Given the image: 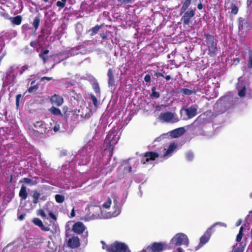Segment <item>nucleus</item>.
I'll use <instances>...</instances> for the list:
<instances>
[{
  "mask_svg": "<svg viewBox=\"0 0 252 252\" xmlns=\"http://www.w3.org/2000/svg\"><path fill=\"white\" fill-rule=\"evenodd\" d=\"M20 182H24L26 184H29L31 185L34 184V183L32 182V180L31 179L28 178H23L22 180H20Z\"/></svg>",
  "mask_w": 252,
  "mask_h": 252,
  "instance_id": "43",
  "label": "nucleus"
},
{
  "mask_svg": "<svg viewBox=\"0 0 252 252\" xmlns=\"http://www.w3.org/2000/svg\"><path fill=\"white\" fill-rule=\"evenodd\" d=\"M86 228L81 222H77L73 225V231L77 234L82 233L86 230Z\"/></svg>",
  "mask_w": 252,
  "mask_h": 252,
  "instance_id": "17",
  "label": "nucleus"
},
{
  "mask_svg": "<svg viewBox=\"0 0 252 252\" xmlns=\"http://www.w3.org/2000/svg\"><path fill=\"white\" fill-rule=\"evenodd\" d=\"M112 204V200L110 198L103 203L102 208H96L97 210L100 211L101 216L104 219H109L112 217H115L118 216L121 213V207L120 203L116 199L114 200L113 210L108 212L106 213L104 212V209H108Z\"/></svg>",
  "mask_w": 252,
  "mask_h": 252,
  "instance_id": "1",
  "label": "nucleus"
},
{
  "mask_svg": "<svg viewBox=\"0 0 252 252\" xmlns=\"http://www.w3.org/2000/svg\"><path fill=\"white\" fill-rule=\"evenodd\" d=\"M81 46L75 47L69 50L65 51L63 53H60L57 54V57L61 60H64L69 57L77 55L80 53V52L79 51V50Z\"/></svg>",
  "mask_w": 252,
  "mask_h": 252,
  "instance_id": "11",
  "label": "nucleus"
},
{
  "mask_svg": "<svg viewBox=\"0 0 252 252\" xmlns=\"http://www.w3.org/2000/svg\"><path fill=\"white\" fill-rule=\"evenodd\" d=\"M191 2V0H184L181 9V14L185 12L189 8Z\"/></svg>",
  "mask_w": 252,
  "mask_h": 252,
  "instance_id": "28",
  "label": "nucleus"
},
{
  "mask_svg": "<svg viewBox=\"0 0 252 252\" xmlns=\"http://www.w3.org/2000/svg\"><path fill=\"white\" fill-rule=\"evenodd\" d=\"M206 43L208 47L209 55L214 56L217 52V43L215 41L214 36L210 34H206Z\"/></svg>",
  "mask_w": 252,
  "mask_h": 252,
  "instance_id": "9",
  "label": "nucleus"
},
{
  "mask_svg": "<svg viewBox=\"0 0 252 252\" xmlns=\"http://www.w3.org/2000/svg\"><path fill=\"white\" fill-rule=\"evenodd\" d=\"M177 145H175L174 143H171L168 148L167 149V151L165 152V153L163 155V157L165 158H168L169 157H170L175 149L176 148Z\"/></svg>",
  "mask_w": 252,
  "mask_h": 252,
  "instance_id": "22",
  "label": "nucleus"
},
{
  "mask_svg": "<svg viewBox=\"0 0 252 252\" xmlns=\"http://www.w3.org/2000/svg\"><path fill=\"white\" fill-rule=\"evenodd\" d=\"M99 217V215L98 214H96L95 215H93V216H92V219H97L98 218V217Z\"/></svg>",
  "mask_w": 252,
  "mask_h": 252,
  "instance_id": "59",
  "label": "nucleus"
},
{
  "mask_svg": "<svg viewBox=\"0 0 252 252\" xmlns=\"http://www.w3.org/2000/svg\"><path fill=\"white\" fill-rule=\"evenodd\" d=\"M50 101L52 104L60 106L63 103V99L61 96L55 94L51 97Z\"/></svg>",
  "mask_w": 252,
  "mask_h": 252,
  "instance_id": "18",
  "label": "nucleus"
},
{
  "mask_svg": "<svg viewBox=\"0 0 252 252\" xmlns=\"http://www.w3.org/2000/svg\"><path fill=\"white\" fill-rule=\"evenodd\" d=\"M49 204H46L43 209L38 210V214L41 216L43 218H47V214H49L51 211L49 208Z\"/></svg>",
  "mask_w": 252,
  "mask_h": 252,
  "instance_id": "20",
  "label": "nucleus"
},
{
  "mask_svg": "<svg viewBox=\"0 0 252 252\" xmlns=\"http://www.w3.org/2000/svg\"><path fill=\"white\" fill-rule=\"evenodd\" d=\"M88 236V231H86V232H85V234L84 235V237L85 239H86V241H87Z\"/></svg>",
  "mask_w": 252,
  "mask_h": 252,
  "instance_id": "62",
  "label": "nucleus"
},
{
  "mask_svg": "<svg viewBox=\"0 0 252 252\" xmlns=\"http://www.w3.org/2000/svg\"><path fill=\"white\" fill-rule=\"evenodd\" d=\"M25 216V215H20V216L18 217V219H19L20 220H23V219L24 218Z\"/></svg>",
  "mask_w": 252,
  "mask_h": 252,
  "instance_id": "64",
  "label": "nucleus"
},
{
  "mask_svg": "<svg viewBox=\"0 0 252 252\" xmlns=\"http://www.w3.org/2000/svg\"><path fill=\"white\" fill-rule=\"evenodd\" d=\"M4 40L2 37L0 36V53H1V55L0 56V63L7 54L6 51L4 50Z\"/></svg>",
  "mask_w": 252,
  "mask_h": 252,
  "instance_id": "21",
  "label": "nucleus"
},
{
  "mask_svg": "<svg viewBox=\"0 0 252 252\" xmlns=\"http://www.w3.org/2000/svg\"><path fill=\"white\" fill-rule=\"evenodd\" d=\"M217 225H219V226H223V227H226L227 226V225L226 224H225V223H223V222H216L215 223H214L212 226H211L210 227H212V230H214V228L217 226Z\"/></svg>",
  "mask_w": 252,
  "mask_h": 252,
  "instance_id": "41",
  "label": "nucleus"
},
{
  "mask_svg": "<svg viewBox=\"0 0 252 252\" xmlns=\"http://www.w3.org/2000/svg\"><path fill=\"white\" fill-rule=\"evenodd\" d=\"M90 80L92 82V85L94 90V91L95 93L99 94L100 92V89L96 79H95V78L93 76H91Z\"/></svg>",
  "mask_w": 252,
  "mask_h": 252,
  "instance_id": "26",
  "label": "nucleus"
},
{
  "mask_svg": "<svg viewBox=\"0 0 252 252\" xmlns=\"http://www.w3.org/2000/svg\"><path fill=\"white\" fill-rule=\"evenodd\" d=\"M181 93L185 95H190L193 93H195V92L193 90H191L188 89H182L181 91Z\"/></svg>",
  "mask_w": 252,
  "mask_h": 252,
  "instance_id": "35",
  "label": "nucleus"
},
{
  "mask_svg": "<svg viewBox=\"0 0 252 252\" xmlns=\"http://www.w3.org/2000/svg\"><path fill=\"white\" fill-rule=\"evenodd\" d=\"M195 10L192 8H189L188 10L184 12V14L181 18V20L183 22L184 24L188 25L189 24L190 19L195 15Z\"/></svg>",
  "mask_w": 252,
  "mask_h": 252,
  "instance_id": "14",
  "label": "nucleus"
},
{
  "mask_svg": "<svg viewBox=\"0 0 252 252\" xmlns=\"http://www.w3.org/2000/svg\"><path fill=\"white\" fill-rule=\"evenodd\" d=\"M55 199L58 203H61L64 201V197L62 195L57 194L55 195Z\"/></svg>",
  "mask_w": 252,
  "mask_h": 252,
  "instance_id": "37",
  "label": "nucleus"
},
{
  "mask_svg": "<svg viewBox=\"0 0 252 252\" xmlns=\"http://www.w3.org/2000/svg\"><path fill=\"white\" fill-rule=\"evenodd\" d=\"M157 77H164L163 73L158 72L156 74Z\"/></svg>",
  "mask_w": 252,
  "mask_h": 252,
  "instance_id": "63",
  "label": "nucleus"
},
{
  "mask_svg": "<svg viewBox=\"0 0 252 252\" xmlns=\"http://www.w3.org/2000/svg\"><path fill=\"white\" fill-rule=\"evenodd\" d=\"M248 67L249 68H252V52L250 51L249 53V59L248 61Z\"/></svg>",
  "mask_w": 252,
  "mask_h": 252,
  "instance_id": "38",
  "label": "nucleus"
},
{
  "mask_svg": "<svg viewBox=\"0 0 252 252\" xmlns=\"http://www.w3.org/2000/svg\"><path fill=\"white\" fill-rule=\"evenodd\" d=\"M185 245L188 247L189 245V239L187 236L182 233L176 234L171 239L168 244V249H174L177 246Z\"/></svg>",
  "mask_w": 252,
  "mask_h": 252,
  "instance_id": "2",
  "label": "nucleus"
},
{
  "mask_svg": "<svg viewBox=\"0 0 252 252\" xmlns=\"http://www.w3.org/2000/svg\"><path fill=\"white\" fill-rule=\"evenodd\" d=\"M57 6L63 8L65 6V3L62 1H58L57 2Z\"/></svg>",
  "mask_w": 252,
  "mask_h": 252,
  "instance_id": "49",
  "label": "nucleus"
},
{
  "mask_svg": "<svg viewBox=\"0 0 252 252\" xmlns=\"http://www.w3.org/2000/svg\"><path fill=\"white\" fill-rule=\"evenodd\" d=\"M40 24V19L38 17H35L33 22V26L34 27L35 30H37L39 27Z\"/></svg>",
  "mask_w": 252,
  "mask_h": 252,
  "instance_id": "36",
  "label": "nucleus"
},
{
  "mask_svg": "<svg viewBox=\"0 0 252 252\" xmlns=\"http://www.w3.org/2000/svg\"><path fill=\"white\" fill-rule=\"evenodd\" d=\"M94 145V141H90L79 151V155L85 159L82 162L83 164H85L89 161V154L93 151Z\"/></svg>",
  "mask_w": 252,
  "mask_h": 252,
  "instance_id": "7",
  "label": "nucleus"
},
{
  "mask_svg": "<svg viewBox=\"0 0 252 252\" xmlns=\"http://www.w3.org/2000/svg\"><path fill=\"white\" fill-rule=\"evenodd\" d=\"M40 193L39 192H38L37 191H34L33 194V203L34 204H36L37 203V202L38 201V199L40 197Z\"/></svg>",
  "mask_w": 252,
  "mask_h": 252,
  "instance_id": "33",
  "label": "nucleus"
},
{
  "mask_svg": "<svg viewBox=\"0 0 252 252\" xmlns=\"http://www.w3.org/2000/svg\"><path fill=\"white\" fill-rule=\"evenodd\" d=\"M21 98H22V96L21 94L17 95L16 103V105L17 107L19 106V102L20 100L21 99Z\"/></svg>",
  "mask_w": 252,
  "mask_h": 252,
  "instance_id": "50",
  "label": "nucleus"
},
{
  "mask_svg": "<svg viewBox=\"0 0 252 252\" xmlns=\"http://www.w3.org/2000/svg\"><path fill=\"white\" fill-rule=\"evenodd\" d=\"M61 128V126L60 124H56L53 127V129L55 132L58 131Z\"/></svg>",
  "mask_w": 252,
  "mask_h": 252,
  "instance_id": "47",
  "label": "nucleus"
},
{
  "mask_svg": "<svg viewBox=\"0 0 252 252\" xmlns=\"http://www.w3.org/2000/svg\"><path fill=\"white\" fill-rule=\"evenodd\" d=\"M40 228L42 230H44L45 231H48L50 229V227L48 226H45L43 224H42V225L40 226Z\"/></svg>",
  "mask_w": 252,
  "mask_h": 252,
  "instance_id": "48",
  "label": "nucleus"
},
{
  "mask_svg": "<svg viewBox=\"0 0 252 252\" xmlns=\"http://www.w3.org/2000/svg\"><path fill=\"white\" fill-rule=\"evenodd\" d=\"M28 196L27 188L25 186L22 185L19 191V196L22 200H25Z\"/></svg>",
  "mask_w": 252,
  "mask_h": 252,
  "instance_id": "27",
  "label": "nucleus"
},
{
  "mask_svg": "<svg viewBox=\"0 0 252 252\" xmlns=\"http://www.w3.org/2000/svg\"><path fill=\"white\" fill-rule=\"evenodd\" d=\"M168 244L164 242L154 243L152 245L143 249L139 252H161L166 249H168Z\"/></svg>",
  "mask_w": 252,
  "mask_h": 252,
  "instance_id": "8",
  "label": "nucleus"
},
{
  "mask_svg": "<svg viewBox=\"0 0 252 252\" xmlns=\"http://www.w3.org/2000/svg\"><path fill=\"white\" fill-rule=\"evenodd\" d=\"M19 66L13 65L8 69L6 76L3 78V85H14L16 82V76L18 75L17 71Z\"/></svg>",
  "mask_w": 252,
  "mask_h": 252,
  "instance_id": "3",
  "label": "nucleus"
},
{
  "mask_svg": "<svg viewBox=\"0 0 252 252\" xmlns=\"http://www.w3.org/2000/svg\"><path fill=\"white\" fill-rule=\"evenodd\" d=\"M118 129V128H114L110 131L105 138L104 144L109 147L110 149L113 148L120 138V134L117 131Z\"/></svg>",
  "mask_w": 252,
  "mask_h": 252,
  "instance_id": "5",
  "label": "nucleus"
},
{
  "mask_svg": "<svg viewBox=\"0 0 252 252\" xmlns=\"http://www.w3.org/2000/svg\"><path fill=\"white\" fill-rule=\"evenodd\" d=\"M49 111L53 115H61L62 113L60 109L56 108L55 107L52 106L51 108L49 109Z\"/></svg>",
  "mask_w": 252,
  "mask_h": 252,
  "instance_id": "31",
  "label": "nucleus"
},
{
  "mask_svg": "<svg viewBox=\"0 0 252 252\" xmlns=\"http://www.w3.org/2000/svg\"><path fill=\"white\" fill-rule=\"evenodd\" d=\"M247 24V21L243 18H239V30H243L246 25Z\"/></svg>",
  "mask_w": 252,
  "mask_h": 252,
  "instance_id": "32",
  "label": "nucleus"
},
{
  "mask_svg": "<svg viewBox=\"0 0 252 252\" xmlns=\"http://www.w3.org/2000/svg\"><path fill=\"white\" fill-rule=\"evenodd\" d=\"M198 106L196 105H193L185 109L186 115L188 119H191L197 115Z\"/></svg>",
  "mask_w": 252,
  "mask_h": 252,
  "instance_id": "16",
  "label": "nucleus"
},
{
  "mask_svg": "<svg viewBox=\"0 0 252 252\" xmlns=\"http://www.w3.org/2000/svg\"><path fill=\"white\" fill-rule=\"evenodd\" d=\"M49 216L53 219L54 220H56L57 217L55 214H53L52 212H51L49 214Z\"/></svg>",
  "mask_w": 252,
  "mask_h": 252,
  "instance_id": "55",
  "label": "nucleus"
},
{
  "mask_svg": "<svg viewBox=\"0 0 252 252\" xmlns=\"http://www.w3.org/2000/svg\"><path fill=\"white\" fill-rule=\"evenodd\" d=\"M52 79V77H43L41 78V81H43L45 80H46L47 81H50Z\"/></svg>",
  "mask_w": 252,
  "mask_h": 252,
  "instance_id": "56",
  "label": "nucleus"
},
{
  "mask_svg": "<svg viewBox=\"0 0 252 252\" xmlns=\"http://www.w3.org/2000/svg\"><path fill=\"white\" fill-rule=\"evenodd\" d=\"M214 230H212V227H209L204 234L200 237L198 247H201L206 244L209 240Z\"/></svg>",
  "mask_w": 252,
  "mask_h": 252,
  "instance_id": "13",
  "label": "nucleus"
},
{
  "mask_svg": "<svg viewBox=\"0 0 252 252\" xmlns=\"http://www.w3.org/2000/svg\"><path fill=\"white\" fill-rule=\"evenodd\" d=\"M158 157V154L156 152H147L145 155L142 157L141 159V162L145 164L150 161H153L155 159Z\"/></svg>",
  "mask_w": 252,
  "mask_h": 252,
  "instance_id": "15",
  "label": "nucleus"
},
{
  "mask_svg": "<svg viewBox=\"0 0 252 252\" xmlns=\"http://www.w3.org/2000/svg\"><path fill=\"white\" fill-rule=\"evenodd\" d=\"M158 119L162 123H175L179 121L177 115L171 112L160 113Z\"/></svg>",
  "mask_w": 252,
  "mask_h": 252,
  "instance_id": "6",
  "label": "nucleus"
},
{
  "mask_svg": "<svg viewBox=\"0 0 252 252\" xmlns=\"http://www.w3.org/2000/svg\"><path fill=\"white\" fill-rule=\"evenodd\" d=\"M144 80L146 82H150L151 81V76L149 74H147L144 77Z\"/></svg>",
  "mask_w": 252,
  "mask_h": 252,
  "instance_id": "51",
  "label": "nucleus"
},
{
  "mask_svg": "<svg viewBox=\"0 0 252 252\" xmlns=\"http://www.w3.org/2000/svg\"><path fill=\"white\" fill-rule=\"evenodd\" d=\"M107 76L108 77V86L109 87L113 86L114 85L115 80L114 77L113 71L111 68H109L108 73Z\"/></svg>",
  "mask_w": 252,
  "mask_h": 252,
  "instance_id": "25",
  "label": "nucleus"
},
{
  "mask_svg": "<svg viewBox=\"0 0 252 252\" xmlns=\"http://www.w3.org/2000/svg\"><path fill=\"white\" fill-rule=\"evenodd\" d=\"M231 12L234 14H236L237 13L238 8H237L236 6H234L232 8Z\"/></svg>",
  "mask_w": 252,
  "mask_h": 252,
  "instance_id": "54",
  "label": "nucleus"
},
{
  "mask_svg": "<svg viewBox=\"0 0 252 252\" xmlns=\"http://www.w3.org/2000/svg\"><path fill=\"white\" fill-rule=\"evenodd\" d=\"M225 98V97H223V98H221L220 100H218V101L217 102V103H216V105H217L218 106H219L220 104H221V101H222L223 99H224Z\"/></svg>",
  "mask_w": 252,
  "mask_h": 252,
  "instance_id": "57",
  "label": "nucleus"
},
{
  "mask_svg": "<svg viewBox=\"0 0 252 252\" xmlns=\"http://www.w3.org/2000/svg\"><path fill=\"white\" fill-rule=\"evenodd\" d=\"M91 99L94 106L97 107L98 105V101L96 97L94 95L91 94Z\"/></svg>",
  "mask_w": 252,
  "mask_h": 252,
  "instance_id": "45",
  "label": "nucleus"
},
{
  "mask_svg": "<svg viewBox=\"0 0 252 252\" xmlns=\"http://www.w3.org/2000/svg\"><path fill=\"white\" fill-rule=\"evenodd\" d=\"M194 155L193 153L191 151H189L186 154V159L188 161H191L193 158Z\"/></svg>",
  "mask_w": 252,
  "mask_h": 252,
  "instance_id": "40",
  "label": "nucleus"
},
{
  "mask_svg": "<svg viewBox=\"0 0 252 252\" xmlns=\"http://www.w3.org/2000/svg\"><path fill=\"white\" fill-rule=\"evenodd\" d=\"M34 126L36 128L37 130L40 133L45 132V124L42 121L36 122L34 124Z\"/></svg>",
  "mask_w": 252,
  "mask_h": 252,
  "instance_id": "24",
  "label": "nucleus"
},
{
  "mask_svg": "<svg viewBox=\"0 0 252 252\" xmlns=\"http://www.w3.org/2000/svg\"><path fill=\"white\" fill-rule=\"evenodd\" d=\"M185 129L183 127L175 129L171 132V136L172 137H178L185 133Z\"/></svg>",
  "mask_w": 252,
  "mask_h": 252,
  "instance_id": "23",
  "label": "nucleus"
},
{
  "mask_svg": "<svg viewBox=\"0 0 252 252\" xmlns=\"http://www.w3.org/2000/svg\"><path fill=\"white\" fill-rule=\"evenodd\" d=\"M11 21L12 23L16 25H19L21 24L22 21V17L21 16H17L11 18Z\"/></svg>",
  "mask_w": 252,
  "mask_h": 252,
  "instance_id": "30",
  "label": "nucleus"
},
{
  "mask_svg": "<svg viewBox=\"0 0 252 252\" xmlns=\"http://www.w3.org/2000/svg\"><path fill=\"white\" fill-rule=\"evenodd\" d=\"M197 8L198 9H202V8H203V5L202 4L201 2H200L198 5H197Z\"/></svg>",
  "mask_w": 252,
  "mask_h": 252,
  "instance_id": "60",
  "label": "nucleus"
},
{
  "mask_svg": "<svg viewBox=\"0 0 252 252\" xmlns=\"http://www.w3.org/2000/svg\"><path fill=\"white\" fill-rule=\"evenodd\" d=\"M152 93L151 94V96L153 98H158L159 97V94L158 93L156 92V87H154L152 88Z\"/></svg>",
  "mask_w": 252,
  "mask_h": 252,
  "instance_id": "34",
  "label": "nucleus"
},
{
  "mask_svg": "<svg viewBox=\"0 0 252 252\" xmlns=\"http://www.w3.org/2000/svg\"><path fill=\"white\" fill-rule=\"evenodd\" d=\"M241 223H242V220H240H240H239L237 221V222H236V226H239L241 224Z\"/></svg>",
  "mask_w": 252,
  "mask_h": 252,
  "instance_id": "61",
  "label": "nucleus"
},
{
  "mask_svg": "<svg viewBox=\"0 0 252 252\" xmlns=\"http://www.w3.org/2000/svg\"><path fill=\"white\" fill-rule=\"evenodd\" d=\"M100 28V26L98 25H96L91 30L92 32V35L96 34L99 30Z\"/></svg>",
  "mask_w": 252,
  "mask_h": 252,
  "instance_id": "42",
  "label": "nucleus"
},
{
  "mask_svg": "<svg viewBox=\"0 0 252 252\" xmlns=\"http://www.w3.org/2000/svg\"><path fill=\"white\" fill-rule=\"evenodd\" d=\"M243 234L238 233L236 237V241L239 242L242 240Z\"/></svg>",
  "mask_w": 252,
  "mask_h": 252,
  "instance_id": "52",
  "label": "nucleus"
},
{
  "mask_svg": "<svg viewBox=\"0 0 252 252\" xmlns=\"http://www.w3.org/2000/svg\"><path fill=\"white\" fill-rule=\"evenodd\" d=\"M32 221L35 225L38 226L39 227H40L43 224L42 221L38 218H34Z\"/></svg>",
  "mask_w": 252,
  "mask_h": 252,
  "instance_id": "44",
  "label": "nucleus"
},
{
  "mask_svg": "<svg viewBox=\"0 0 252 252\" xmlns=\"http://www.w3.org/2000/svg\"><path fill=\"white\" fill-rule=\"evenodd\" d=\"M28 69V66L25 65L21 67L19 66V69L17 71V73L21 75L25 71Z\"/></svg>",
  "mask_w": 252,
  "mask_h": 252,
  "instance_id": "39",
  "label": "nucleus"
},
{
  "mask_svg": "<svg viewBox=\"0 0 252 252\" xmlns=\"http://www.w3.org/2000/svg\"><path fill=\"white\" fill-rule=\"evenodd\" d=\"M68 247L73 249L80 246V240L78 237L73 236L68 240Z\"/></svg>",
  "mask_w": 252,
  "mask_h": 252,
  "instance_id": "19",
  "label": "nucleus"
},
{
  "mask_svg": "<svg viewBox=\"0 0 252 252\" xmlns=\"http://www.w3.org/2000/svg\"><path fill=\"white\" fill-rule=\"evenodd\" d=\"M23 247V242L21 239H18L12 244L7 245L2 252H18L22 250Z\"/></svg>",
  "mask_w": 252,
  "mask_h": 252,
  "instance_id": "10",
  "label": "nucleus"
},
{
  "mask_svg": "<svg viewBox=\"0 0 252 252\" xmlns=\"http://www.w3.org/2000/svg\"><path fill=\"white\" fill-rule=\"evenodd\" d=\"M173 252H183V250L181 248H178L177 250L173 251Z\"/></svg>",
  "mask_w": 252,
  "mask_h": 252,
  "instance_id": "58",
  "label": "nucleus"
},
{
  "mask_svg": "<svg viewBox=\"0 0 252 252\" xmlns=\"http://www.w3.org/2000/svg\"><path fill=\"white\" fill-rule=\"evenodd\" d=\"M37 89V87L36 85H34L33 86L30 87L28 91L30 93H32L35 91H36Z\"/></svg>",
  "mask_w": 252,
  "mask_h": 252,
  "instance_id": "46",
  "label": "nucleus"
},
{
  "mask_svg": "<svg viewBox=\"0 0 252 252\" xmlns=\"http://www.w3.org/2000/svg\"><path fill=\"white\" fill-rule=\"evenodd\" d=\"M49 52L48 50H45L39 55L40 58L42 59L44 63H45L49 59V57L47 56Z\"/></svg>",
  "mask_w": 252,
  "mask_h": 252,
  "instance_id": "29",
  "label": "nucleus"
},
{
  "mask_svg": "<svg viewBox=\"0 0 252 252\" xmlns=\"http://www.w3.org/2000/svg\"><path fill=\"white\" fill-rule=\"evenodd\" d=\"M102 248L108 252H130L127 246L124 243L116 242L111 245H106L101 241Z\"/></svg>",
  "mask_w": 252,
  "mask_h": 252,
  "instance_id": "4",
  "label": "nucleus"
},
{
  "mask_svg": "<svg viewBox=\"0 0 252 252\" xmlns=\"http://www.w3.org/2000/svg\"><path fill=\"white\" fill-rule=\"evenodd\" d=\"M247 83L246 81L243 80L242 77L238 78V82L236 85V89L238 92V95L241 97H244L246 94V87Z\"/></svg>",
  "mask_w": 252,
  "mask_h": 252,
  "instance_id": "12",
  "label": "nucleus"
},
{
  "mask_svg": "<svg viewBox=\"0 0 252 252\" xmlns=\"http://www.w3.org/2000/svg\"><path fill=\"white\" fill-rule=\"evenodd\" d=\"M30 29L28 24L23 25L22 26V30L24 31H27Z\"/></svg>",
  "mask_w": 252,
  "mask_h": 252,
  "instance_id": "53",
  "label": "nucleus"
}]
</instances>
